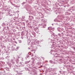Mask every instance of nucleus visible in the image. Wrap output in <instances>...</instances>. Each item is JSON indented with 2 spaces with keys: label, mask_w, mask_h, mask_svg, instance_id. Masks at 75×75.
Masks as SVG:
<instances>
[{
  "label": "nucleus",
  "mask_w": 75,
  "mask_h": 75,
  "mask_svg": "<svg viewBox=\"0 0 75 75\" xmlns=\"http://www.w3.org/2000/svg\"><path fill=\"white\" fill-rule=\"evenodd\" d=\"M42 67V66H41L40 67V68Z\"/></svg>",
  "instance_id": "obj_2"
},
{
  "label": "nucleus",
  "mask_w": 75,
  "mask_h": 75,
  "mask_svg": "<svg viewBox=\"0 0 75 75\" xmlns=\"http://www.w3.org/2000/svg\"><path fill=\"white\" fill-rule=\"evenodd\" d=\"M31 17H32L33 18H34V17H33V16H31Z\"/></svg>",
  "instance_id": "obj_3"
},
{
  "label": "nucleus",
  "mask_w": 75,
  "mask_h": 75,
  "mask_svg": "<svg viewBox=\"0 0 75 75\" xmlns=\"http://www.w3.org/2000/svg\"><path fill=\"white\" fill-rule=\"evenodd\" d=\"M13 40H15L14 39H13Z\"/></svg>",
  "instance_id": "obj_4"
},
{
  "label": "nucleus",
  "mask_w": 75,
  "mask_h": 75,
  "mask_svg": "<svg viewBox=\"0 0 75 75\" xmlns=\"http://www.w3.org/2000/svg\"><path fill=\"white\" fill-rule=\"evenodd\" d=\"M50 29H51V28H48V29L50 30Z\"/></svg>",
  "instance_id": "obj_1"
},
{
  "label": "nucleus",
  "mask_w": 75,
  "mask_h": 75,
  "mask_svg": "<svg viewBox=\"0 0 75 75\" xmlns=\"http://www.w3.org/2000/svg\"><path fill=\"white\" fill-rule=\"evenodd\" d=\"M29 17H30V16H29Z\"/></svg>",
  "instance_id": "obj_5"
}]
</instances>
